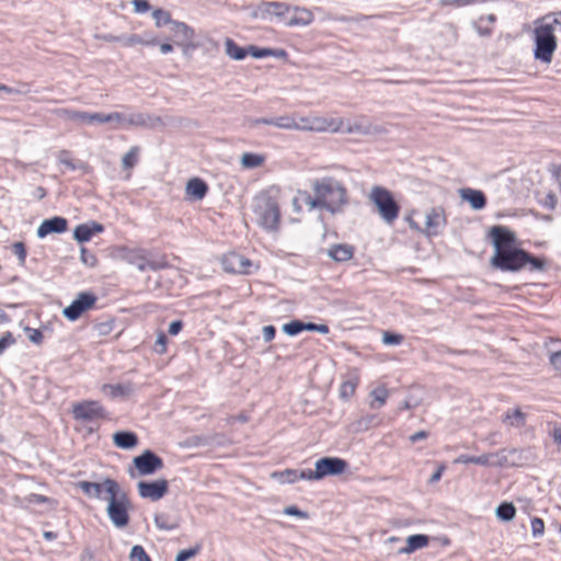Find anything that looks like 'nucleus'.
Masks as SVG:
<instances>
[{"label": "nucleus", "mask_w": 561, "mask_h": 561, "mask_svg": "<svg viewBox=\"0 0 561 561\" xmlns=\"http://www.w3.org/2000/svg\"><path fill=\"white\" fill-rule=\"evenodd\" d=\"M334 131L343 130L346 134H356V135H380L386 133L385 128L378 125H374L371 123L359 121L354 123H348L345 127L343 126V122H340L339 126L333 128Z\"/></svg>", "instance_id": "a211bd4d"}, {"label": "nucleus", "mask_w": 561, "mask_h": 561, "mask_svg": "<svg viewBox=\"0 0 561 561\" xmlns=\"http://www.w3.org/2000/svg\"><path fill=\"white\" fill-rule=\"evenodd\" d=\"M221 264L225 272L232 274H251L254 267L251 260L236 252L226 254Z\"/></svg>", "instance_id": "2eb2a0df"}, {"label": "nucleus", "mask_w": 561, "mask_h": 561, "mask_svg": "<svg viewBox=\"0 0 561 561\" xmlns=\"http://www.w3.org/2000/svg\"><path fill=\"white\" fill-rule=\"evenodd\" d=\"M129 557L131 561H151L145 549L139 545L131 548Z\"/></svg>", "instance_id": "8fccbe9b"}, {"label": "nucleus", "mask_w": 561, "mask_h": 561, "mask_svg": "<svg viewBox=\"0 0 561 561\" xmlns=\"http://www.w3.org/2000/svg\"><path fill=\"white\" fill-rule=\"evenodd\" d=\"M154 352L158 354H164L167 351V336L164 333H160L154 343Z\"/></svg>", "instance_id": "4d7b16f0"}, {"label": "nucleus", "mask_w": 561, "mask_h": 561, "mask_svg": "<svg viewBox=\"0 0 561 561\" xmlns=\"http://www.w3.org/2000/svg\"><path fill=\"white\" fill-rule=\"evenodd\" d=\"M154 525L162 530H173L178 527V524L170 523L168 516L165 515H156Z\"/></svg>", "instance_id": "49530a36"}, {"label": "nucleus", "mask_w": 561, "mask_h": 561, "mask_svg": "<svg viewBox=\"0 0 561 561\" xmlns=\"http://www.w3.org/2000/svg\"><path fill=\"white\" fill-rule=\"evenodd\" d=\"M257 222L266 230H276L279 224V208L277 203L267 196L257 198L254 206Z\"/></svg>", "instance_id": "6e6552de"}, {"label": "nucleus", "mask_w": 561, "mask_h": 561, "mask_svg": "<svg viewBox=\"0 0 561 561\" xmlns=\"http://www.w3.org/2000/svg\"><path fill=\"white\" fill-rule=\"evenodd\" d=\"M248 54L254 58H264L267 56H278L275 50L271 48H259L254 45L248 46Z\"/></svg>", "instance_id": "c03bdc74"}, {"label": "nucleus", "mask_w": 561, "mask_h": 561, "mask_svg": "<svg viewBox=\"0 0 561 561\" xmlns=\"http://www.w3.org/2000/svg\"><path fill=\"white\" fill-rule=\"evenodd\" d=\"M347 462L337 457H323L316 461L314 470H301V480H321L327 476H337L345 471Z\"/></svg>", "instance_id": "423d86ee"}, {"label": "nucleus", "mask_w": 561, "mask_h": 561, "mask_svg": "<svg viewBox=\"0 0 561 561\" xmlns=\"http://www.w3.org/2000/svg\"><path fill=\"white\" fill-rule=\"evenodd\" d=\"M329 256L336 262H346L354 254L353 247L347 244H335L328 252Z\"/></svg>", "instance_id": "2f4dec72"}, {"label": "nucleus", "mask_w": 561, "mask_h": 561, "mask_svg": "<svg viewBox=\"0 0 561 561\" xmlns=\"http://www.w3.org/2000/svg\"><path fill=\"white\" fill-rule=\"evenodd\" d=\"M96 301V297L88 291H82L78 297L62 310V314L70 321H76L80 316L91 309Z\"/></svg>", "instance_id": "f8f14e48"}, {"label": "nucleus", "mask_w": 561, "mask_h": 561, "mask_svg": "<svg viewBox=\"0 0 561 561\" xmlns=\"http://www.w3.org/2000/svg\"><path fill=\"white\" fill-rule=\"evenodd\" d=\"M113 442L115 446L122 449H131L137 446L138 437L135 433L129 431H119L114 433Z\"/></svg>", "instance_id": "bb28decb"}, {"label": "nucleus", "mask_w": 561, "mask_h": 561, "mask_svg": "<svg viewBox=\"0 0 561 561\" xmlns=\"http://www.w3.org/2000/svg\"><path fill=\"white\" fill-rule=\"evenodd\" d=\"M300 472L296 469H286L279 472H273L272 477L277 478L282 483H294L300 478Z\"/></svg>", "instance_id": "ea45409f"}, {"label": "nucleus", "mask_w": 561, "mask_h": 561, "mask_svg": "<svg viewBox=\"0 0 561 561\" xmlns=\"http://www.w3.org/2000/svg\"><path fill=\"white\" fill-rule=\"evenodd\" d=\"M55 114L64 119L92 124L93 113L73 111L69 108H57L55 110Z\"/></svg>", "instance_id": "cd10ccee"}, {"label": "nucleus", "mask_w": 561, "mask_h": 561, "mask_svg": "<svg viewBox=\"0 0 561 561\" xmlns=\"http://www.w3.org/2000/svg\"><path fill=\"white\" fill-rule=\"evenodd\" d=\"M526 260H529L528 252L514 248L493 254L490 263L493 267L504 272H517L526 265Z\"/></svg>", "instance_id": "9d476101"}, {"label": "nucleus", "mask_w": 561, "mask_h": 561, "mask_svg": "<svg viewBox=\"0 0 561 561\" xmlns=\"http://www.w3.org/2000/svg\"><path fill=\"white\" fill-rule=\"evenodd\" d=\"M557 48L553 24L543 23L535 28L534 55L537 60L550 64Z\"/></svg>", "instance_id": "39448f33"}, {"label": "nucleus", "mask_w": 561, "mask_h": 561, "mask_svg": "<svg viewBox=\"0 0 561 561\" xmlns=\"http://www.w3.org/2000/svg\"><path fill=\"white\" fill-rule=\"evenodd\" d=\"M484 1L485 0H439V4L443 7L461 8Z\"/></svg>", "instance_id": "09e8293b"}, {"label": "nucleus", "mask_w": 561, "mask_h": 561, "mask_svg": "<svg viewBox=\"0 0 561 561\" xmlns=\"http://www.w3.org/2000/svg\"><path fill=\"white\" fill-rule=\"evenodd\" d=\"M454 463H476L480 466H488V457L485 454L481 456H468V455H460L455 460Z\"/></svg>", "instance_id": "a19ab883"}, {"label": "nucleus", "mask_w": 561, "mask_h": 561, "mask_svg": "<svg viewBox=\"0 0 561 561\" xmlns=\"http://www.w3.org/2000/svg\"><path fill=\"white\" fill-rule=\"evenodd\" d=\"M313 195L304 193L305 204L312 209H325L330 214L342 213L348 205V193L343 182L333 176H323L312 182Z\"/></svg>", "instance_id": "f257e3e1"}, {"label": "nucleus", "mask_w": 561, "mask_h": 561, "mask_svg": "<svg viewBox=\"0 0 561 561\" xmlns=\"http://www.w3.org/2000/svg\"><path fill=\"white\" fill-rule=\"evenodd\" d=\"M202 549L201 545H196L193 548L184 549L178 552L175 561H187L199 553Z\"/></svg>", "instance_id": "a18cd8bd"}, {"label": "nucleus", "mask_w": 561, "mask_h": 561, "mask_svg": "<svg viewBox=\"0 0 561 561\" xmlns=\"http://www.w3.org/2000/svg\"><path fill=\"white\" fill-rule=\"evenodd\" d=\"M529 260H526V264L530 265V271H543L545 261L538 257H535L528 253Z\"/></svg>", "instance_id": "bf43d9fd"}, {"label": "nucleus", "mask_w": 561, "mask_h": 561, "mask_svg": "<svg viewBox=\"0 0 561 561\" xmlns=\"http://www.w3.org/2000/svg\"><path fill=\"white\" fill-rule=\"evenodd\" d=\"M263 340L270 342L275 337L276 330L273 325H265L262 330Z\"/></svg>", "instance_id": "338daca9"}, {"label": "nucleus", "mask_w": 561, "mask_h": 561, "mask_svg": "<svg viewBox=\"0 0 561 561\" xmlns=\"http://www.w3.org/2000/svg\"><path fill=\"white\" fill-rule=\"evenodd\" d=\"M516 449H501L495 453L485 454L488 457L486 467H506L514 466L515 461L510 459V456L516 454Z\"/></svg>", "instance_id": "4be33fe9"}, {"label": "nucleus", "mask_w": 561, "mask_h": 561, "mask_svg": "<svg viewBox=\"0 0 561 561\" xmlns=\"http://www.w3.org/2000/svg\"><path fill=\"white\" fill-rule=\"evenodd\" d=\"M430 542V538L426 535L417 534L409 536L407 539V546L399 550L400 553L410 554L417 549L426 547Z\"/></svg>", "instance_id": "c756f323"}, {"label": "nucleus", "mask_w": 561, "mask_h": 561, "mask_svg": "<svg viewBox=\"0 0 561 561\" xmlns=\"http://www.w3.org/2000/svg\"><path fill=\"white\" fill-rule=\"evenodd\" d=\"M265 161L264 156L252 153V152H244L241 156L240 162L241 165L244 169H254L261 167Z\"/></svg>", "instance_id": "e433bc0d"}, {"label": "nucleus", "mask_w": 561, "mask_h": 561, "mask_svg": "<svg viewBox=\"0 0 561 561\" xmlns=\"http://www.w3.org/2000/svg\"><path fill=\"white\" fill-rule=\"evenodd\" d=\"M495 515L501 520L510 522L515 517L516 508L512 503L504 502L496 507Z\"/></svg>", "instance_id": "4c0bfd02"}, {"label": "nucleus", "mask_w": 561, "mask_h": 561, "mask_svg": "<svg viewBox=\"0 0 561 561\" xmlns=\"http://www.w3.org/2000/svg\"><path fill=\"white\" fill-rule=\"evenodd\" d=\"M550 435L558 446V451H561V424H554Z\"/></svg>", "instance_id": "680f3d73"}, {"label": "nucleus", "mask_w": 561, "mask_h": 561, "mask_svg": "<svg viewBox=\"0 0 561 561\" xmlns=\"http://www.w3.org/2000/svg\"><path fill=\"white\" fill-rule=\"evenodd\" d=\"M13 252L18 256L20 263L24 264L25 263V259H26V249H25L24 243L15 242L13 244Z\"/></svg>", "instance_id": "13d9d810"}, {"label": "nucleus", "mask_w": 561, "mask_h": 561, "mask_svg": "<svg viewBox=\"0 0 561 561\" xmlns=\"http://www.w3.org/2000/svg\"><path fill=\"white\" fill-rule=\"evenodd\" d=\"M28 332V340L34 344H39L43 341V333L37 329L25 328Z\"/></svg>", "instance_id": "e2e57ef3"}, {"label": "nucleus", "mask_w": 561, "mask_h": 561, "mask_svg": "<svg viewBox=\"0 0 561 561\" xmlns=\"http://www.w3.org/2000/svg\"><path fill=\"white\" fill-rule=\"evenodd\" d=\"M545 531V523L541 518L534 517L531 519V533L534 537H540Z\"/></svg>", "instance_id": "864d4df0"}, {"label": "nucleus", "mask_w": 561, "mask_h": 561, "mask_svg": "<svg viewBox=\"0 0 561 561\" xmlns=\"http://www.w3.org/2000/svg\"><path fill=\"white\" fill-rule=\"evenodd\" d=\"M124 260L131 265H135L138 271L145 272L146 270L159 271L168 267V261L164 256L156 257L149 251L136 248L128 249L124 253Z\"/></svg>", "instance_id": "0eeeda50"}, {"label": "nucleus", "mask_w": 561, "mask_h": 561, "mask_svg": "<svg viewBox=\"0 0 561 561\" xmlns=\"http://www.w3.org/2000/svg\"><path fill=\"white\" fill-rule=\"evenodd\" d=\"M549 359L554 369L561 374V351L551 353Z\"/></svg>", "instance_id": "69168bd1"}, {"label": "nucleus", "mask_w": 561, "mask_h": 561, "mask_svg": "<svg viewBox=\"0 0 561 561\" xmlns=\"http://www.w3.org/2000/svg\"><path fill=\"white\" fill-rule=\"evenodd\" d=\"M403 341V336L401 334L383 332L382 342L387 345H399Z\"/></svg>", "instance_id": "603ef678"}, {"label": "nucleus", "mask_w": 561, "mask_h": 561, "mask_svg": "<svg viewBox=\"0 0 561 561\" xmlns=\"http://www.w3.org/2000/svg\"><path fill=\"white\" fill-rule=\"evenodd\" d=\"M368 199L377 207L379 216L386 224H392L398 218L400 207L389 190L375 185L369 192Z\"/></svg>", "instance_id": "20e7f679"}, {"label": "nucleus", "mask_w": 561, "mask_h": 561, "mask_svg": "<svg viewBox=\"0 0 561 561\" xmlns=\"http://www.w3.org/2000/svg\"><path fill=\"white\" fill-rule=\"evenodd\" d=\"M140 148L138 146H133L127 153L122 158V164L125 170L133 169L139 159Z\"/></svg>", "instance_id": "58836bf2"}, {"label": "nucleus", "mask_w": 561, "mask_h": 561, "mask_svg": "<svg viewBox=\"0 0 561 561\" xmlns=\"http://www.w3.org/2000/svg\"><path fill=\"white\" fill-rule=\"evenodd\" d=\"M107 501L106 513L116 528H124L129 523V499L119 484L113 479H105V496Z\"/></svg>", "instance_id": "f03ea898"}, {"label": "nucleus", "mask_w": 561, "mask_h": 561, "mask_svg": "<svg viewBox=\"0 0 561 561\" xmlns=\"http://www.w3.org/2000/svg\"><path fill=\"white\" fill-rule=\"evenodd\" d=\"M526 421L527 415L519 408L507 410L502 416V423L506 427L522 428Z\"/></svg>", "instance_id": "b1692460"}, {"label": "nucleus", "mask_w": 561, "mask_h": 561, "mask_svg": "<svg viewBox=\"0 0 561 561\" xmlns=\"http://www.w3.org/2000/svg\"><path fill=\"white\" fill-rule=\"evenodd\" d=\"M77 485L89 497L102 499V492L105 493V480L102 483L80 481Z\"/></svg>", "instance_id": "7c9ffc66"}, {"label": "nucleus", "mask_w": 561, "mask_h": 561, "mask_svg": "<svg viewBox=\"0 0 561 561\" xmlns=\"http://www.w3.org/2000/svg\"><path fill=\"white\" fill-rule=\"evenodd\" d=\"M458 193L460 198L469 203L471 208L474 210H481L486 205V197L484 193L480 190L462 187L458 191Z\"/></svg>", "instance_id": "aec40b11"}, {"label": "nucleus", "mask_w": 561, "mask_h": 561, "mask_svg": "<svg viewBox=\"0 0 561 561\" xmlns=\"http://www.w3.org/2000/svg\"><path fill=\"white\" fill-rule=\"evenodd\" d=\"M15 343V339L11 332H5L0 337V355L11 345Z\"/></svg>", "instance_id": "6e6d98bb"}, {"label": "nucleus", "mask_w": 561, "mask_h": 561, "mask_svg": "<svg viewBox=\"0 0 561 561\" xmlns=\"http://www.w3.org/2000/svg\"><path fill=\"white\" fill-rule=\"evenodd\" d=\"M183 328V323L182 321L180 320H175V321H172L170 324H169V334L171 335H176Z\"/></svg>", "instance_id": "774afa93"}, {"label": "nucleus", "mask_w": 561, "mask_h": 561, "mask_svg": "<svg viewBox=\"0 0 561 561\" xmlns=\"http://www.w3.org/2000/svg\"><path fill=\"white\" fill-rule=\"evenodd\" d=\"M169 483L165 479L156 481H139L137 483L138 493L142 499L159 501L168 493Z\"/></svg>", "instance_id": "f3484780"}, {"label": "nucleus", "mask_w": 561, "mask_h": 561, "mask_svg": "<svg viewBox=\"0 0 561 561\" xmlns=\"http://www.w3.org/2000/svg\"><path fill=\"white\" fill-rule=\"evenodd\" d=\"M249 125L251 127L259 124L273 125L280 129H302V130H316L324 131L328 129L327 122L322 118H314L310 126L300 127L293 117L284 115L275 118H249Z\"/></svg>", "instance_id": "1a4fd4ad"}, {"label": "nucleus", "mask_w": 561, "mask_h": 561, "mask_svg": "<svg viewBox=\"0 0 561 561\" xmlns=\"http://www.w3.org/2000/svg\"><path fill=\"white\" fill-rule=\"evenodd\" d=\"M68 220L60 216H55L49 219H45L42 221L39 227L37 228V237L44 238L50 233H61L67 230Z\"/></svg>", "instance_id": "6ab92c4d"}, {"label": "nucleus", "mask_w": 561, "mask_h": 561, "mask_svg": "<svg viewBox=\"0 0 561 561\" xmlns=\"http://www.w3.org/2000/svg\"><path fill=\"white\" fill-rule=\"evenodd\" d=\"M133 5L138 13L147 12L150 9V4L146 0H133Z\"/></svg>", "instance_id": "0e129e2a"}, {"label": "nucleus", "mask_w": 561, "mask_h": 561, "mask_svg": "<svg viewBox=\"0 0 561 561\" xmlns=\"http://www.w3.org/2000/svg\"><path fill=\"white\" fill-rule=\"evenodd\" d=\"M358 376L356 373H351L346 380H344L340 387V397L344 400L350 399L358 386Z\"/></svg>", "instance_id": "473e14b6"}, {"label": "nucleus", "mask_w": 561, "mask_h": 561, "mask_svg": "<svg viewBox=\"0 0 561 561\" xmlns=\"http://www.w3.org/2000/svg\"><path fill=\"white\" fill-rule=\"evenodd\" d=\"M58 160L60 163L65 164L70 170H76L78 168V165L71 160L70 152L67 150L59 151Z\"/></svg>", "instance_id": "5fc2aeb1"}, {"label": "nucleus", "mask_w": 561, "mask_h": 561, "mask_svg": "<svg viewBox=\"0 0 561 561\" xmlns=\"http://www.w3.org/2000/svg\"><path fill=\"white\" fill-rule=\"evenodd\" d=\"M170 30L173 34L174 41L178 44H183L191 41L194 37V31L183 22L173 21L170 25Z\"/></svg>", "instance_id": "393cba45"}, {"label": "nucleus", "mask_w": 561, "mask_h": 561, "mask_svg": "<svg viewBox=\"0 0 561 561\" xmlns=\"http://www.w3.org/2000/svg\"><path fill=\"white\" fill-rule=\"evenodd\" d=\"M80 259L81 262L90 267H93L98 263V259L94 254L90 253L85 248H81L80 250Z\"/></svg>", "instance_id": "3c124183"}, {"label": "nucleus", "mask_w": 561, "mask_h": 561, "mask_svg": "<svg viewBox=\"0 0 561 561\" xmlns=\"http://www.w3.org/2000/svg\"><path fill=\"white\" fill-rule=\"evenodd\" d=\"M103 226L98 222L81 224L75 228L73 238L82 243L89 241L95 233L102 232Z\"/></svg>", "instance_id": "412c9836"}, {"label": "nucleus", "mask_w": 561, "mask_h": 561, "mask_svg": "<svg viewBox=\"0 0 561 561\" xmlns=\"http://www.w3.org/2000/svg\"><path fill=\"white\" fill-rule=\"evenodd\" d=\"M447 225L445 209L440 206L432 207L425 216V224L422 233L427 237H436L440 234Z\"/></svg>", "instance_id": "9b49d317"}, {"label": "nucleus", "mask_w": 561, "mask_h": 561, "mask_svg": "<svg viewBox=\"0 0 561 561\" xmlns=\"http://www.w3.org/2000/svg\"><path fill=\"white\" fill-rule=\"evenodd\" d=\"M152 18L154 20V23L158 27L172 24L173 20L171 19L170 12L163 10V9H156L152 12Z\"/></svg>", "instance_id": "79ce46f5"}, {"label": "nucleus", "mask_w": 561, "mask_h": 561, "mask_svg": "<svg viewBox=\"0 0 561 561\" xmlns=\"http://www.w3.org/2000/svg\"><path fill=\"white\" fill-rule=\"evenodd\" d=\"M225 50L226 54L234 60H242L248 55V48L240 47L231 38L226 39Z\"/></svg>", "instance_id": "c9c22d12"}, {"label": "nucleus", "mask_w": 561, "mask_h": 561, "mask_svg": "<svg viewBox=\"0 0 561 561\" xmlns=\"http://www.w3.org/2000/svg\"><path fill=\"white\" fill-rule=\"evenodd\" d=\"M369 396L373 398V400L369 403V407L371 409H380L387 402L389 391L387 390L386 387L380 386L371 390Z\"/></svg>", "instance_id": "f704fd0d"}, {"label": "nucleus", "mask_w": 561, "mask_h": 561, "mask_svg": "<svg viewBox=\"0 0 561 561\" xmlns=\"http://www.w3.org/2000/svg\"><path fill=\"white\" fill-rule=\"evenodd\" d=\"M115 123L117 127L142 126L154 128L162 126V119L159 116L147 115L142 113H119L112 112L108 114L93 113L92 123Z\"/></svg>", "instance_id": "7ed1b4c3"}, {"label": "nucleus", "mask_w": 561, "mask_h": 561, "mask_svg": "<svg viewBox=\"0 0 561 561\" xmlns=\"http://www.w3.org/2000/svg\"><path fill=\"white\" fill-rule=\"evenodd\" d=\"M119 43H122L126 47H131L137 44L154 45V44H157V41L154 38L151 41H142L138 35L131 34L128 36H121Z\"/></svg>", "instance_id": "37998d69"}, {"label": "nucleus", "mask_w": 561, "mask_h": 561, "mask_svg": "<svg viewBox=\"0 0 561 561\" xmlns=\"http://www.w3.org/2000/svg\"><path fill=\"white\" fill-rule=\"evenodd\" d=\"M289 4L278 1L263 2L260 5V12L262 14L274 15L276 18H283L289 11Z\"/></svg>", "instance_id": "c85d7f7f"}, {"label": "nucleus", "mask_w": 561, "mask_h": 561, "mask_svg": "<svg viewBox=\"0 0 561 561\" xmlns=\"http://www.w3.org/2000/svg\"><path fill=\"white\" fill-rule=\"evenodd\" d=\"M283 512H284L285 515H288V516H296V517H299V518H307L308 517V514L306 512L300 511L295 505L286 506Z\"/></svg>", "instance_id": "052dcab7"}, {"label": "nucleus", "mask_w": 561, "mask_h": 561, "mask_svg": "<svg viewBox=\"0 0 561 561\" xmlns=\"http://www.w3.org/2000/svg\"><path fill=\"white\" fill-rule=\"evenodd\" d=\"M72 413L76 420L83 422L105 417V411L98 401H82L73 404Z\"/></svg>", "instance_id": "4468645a"}, {"label": "nucleus", "mask_w": 561, "mask_h": 561, "mask_svg": "<svg viewBox=\"0 0 561 561\" xmlns=\"http://www.w3.org/2000/svg\"><path fill=\"white\" fill-rule=\"evenodd\" d=\"M133 462L140 476H151L163 468V460L149 449L135 457Z\"/></svg>", "instance_id": "ddd939ff"}, {"label": "nucleus", "mask_w": 561, "mask_h": 561, "mask_svg": "<svg viewBox=\"0 0 561 561\" xmlns=\"http://www.w3.org/2000/svg\"><path fill=\"white\" fill-rule=\"evenodd\" d=\"M492 243L494 247V254L502 253L506 250H512L516 243L515 234L503 226H494L490 230Z\"/></svg>", "instance_id": "dca6fc26"}, {"label": "nucleus", "mask_w": 561, "mask_h": 561, "mask_svg": "<svg viewBox=\"0 0 561 561\" xmlns=\"http://www.w3.org/2000/svg\"><path fill=\"white\" fill-rule=\"evenodd\" d=\"M185 192L192 201H201L206 196L208 186L203 180L193 178L187 181Z\"/></svg>", "instance_id": "5701e85b"}, {"label": "nucleus", "mask_w": 561, "mask_h": 561, "mask_svg": "<svg viewBox=\"0 0 561 561\" xmlns=\"http://www.w3.org/2000/svg\"><path fill=\"white\" fill-rule=\"evenodd\" d=\"M295 12L296 14L285 22L287 26L309 25L313 20L312 13L307 9L295 8Z\"/></svg>", "instance_id": "72a5a7b5"}, {"label": "nucleus", "mask_w": 561, "mask_h": 561, "mask_svg": "<svg viewBox=\"0 0 561 561\" xmlns=\"http://www.w3.org/2000/svg\"><path fill=\"white\" fill-rule=\"evenodd\" d=\"M103 392L111 397L112 399L116 398H127L134 393V386L130 382L127 383H116V385H104Z\"/></svg>", "instance_id": "a878e982"}, {"label": "nucleus", "mask_w": 561, "mask_h": 561, "mask_svg": "<svg viewBox=\"0 0 561 561\" xmlns=\"http://www.w3.org/2000/svg\"><path fill=\"white\" fill-rule=\"evenodd\" d=\"M283 331L287 334V335H297L299 334L300 332H302V321L300 320H294V321H290L288 323H285L283 325Z\"/></svg>", "instance_id": "de8ad7c7"}]
</instances>
